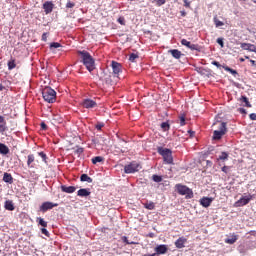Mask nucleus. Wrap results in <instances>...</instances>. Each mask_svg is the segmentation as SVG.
I'll list each match as a JSON object with an SVG mask.
<instances>
[{"label":"nucleus","mask_w":256,"mask_h":256,"mask_svg":"<svg viewBox=\"0 0 256 256\" xmlns=\"http://www.w3.org/2000/svg\"><path fill=\"white\" fill-rule=\"evenodd\" d=\"M78 54L81 55L82 63L86 67L87 71H89V73L95 71V59H93V56L85 50L78 51Z\"/></svg>","instance_id":"f257e3e1"},{"label":"nucleus","mask_w":256,"mask_h":256,"mask_svg":"<svg viewBox=\"0 0 256 256\" xmlns=\"http://www.w3.org/2000/svg\"><path fill=\"white\" fill-rule=\"evenodd\" d=\"M213 125H217L218 129L213 131L212 139L214 141H220L223 135L227 134V124L226 122H221L217 120V122H215Z\"/></svg>","instance_id":"f03ea898"},{"label":"nucleus","mask_w":256,"mask_h":256,"mask_svg":"<svg viewBox=\"0 0 256 256\" xmlns=\"http://www.w3.org/2000/svg\"><path fill=\"white\" fill-rule=\"evenodd\" d=\"M42 96L46 103H55V101H57V92H55L51 87L43 88Z\"/></svg>","instance_id":"7ed1b4c3"},{"label":"nucleus","mask_w":256,"mask_h":256,"mask_svg":"<svg viewBox=\"0 0 256 256\" xmlns=\"http://www.w3.org/2000/svg\"><path fill=\"white\" fill-rule=\"evenodd\" d=\"M161 156L163 159V164H168L169 166H172L174 164V157L171 148L162 146Z\"/></svg>","instance_id":"20e7f679"},{"label":"nucleus","mask_w":256,"mask_h":256,"mask_svg":"<svg viewBox=\"0 0 256 256\" xmlns=\"http://www.w3.org/2000/svg\"><path fill=\"white\" fill-rule=\"evenodd\" d=\"M175 189L179 195H185L187 199L194 198L193 189L188 188L185 184H176Z\"/></svg>","instance_id":"39448f33"},{"label":"nucleus","mask_w":256,"mask_h":256,"mask_svg":"<svg viewBox=\"0 0 256 256\" xmlns=\"http://www.w3.org/2000/svg\"><path fill=\"white\" fill-rule=\"evenodd\" d=\"M141 169V165L137 162H131L124 167V172L127 174L137 173Z\"/></svg>","instance_id":"423d86ee"},{"label":"nucleus","mask_w":256,"mask_h":256,"mask_svg":"<svg viewBox=\"0 0 256 256\" xmlns=\"http://www.w3.org/2000/svg\"><path fill=\"white\" fill-rule=\"evenodd\" d=\"M181 44L186 46V48L191 49V51H201L199 44H193L192 42L187 41V39H182Z\"/></svg>","instance_id":"0eeeda50"},{"label":"nucleus","mask_w":256,"mask_h":256,"mask_svg":"<svg viewBox=\"0 0 256 256\" xmlns=\"http://www.w3.org/2000/svg\"><path fill=\"white\" fill-rule=\"evenodd\" d=\"M53 207H59V204L53 203V202H44L40 206V211H42V213H45V212L53 209Z\"/></svg>","instance_id":"6e6552de"},{"label":"nucleus","mask_w":256,"mask_h":256,"mask_svg":"<svg viewBox=\"0 0 256 256\" xmlns=\"http://www.w3.org/2000/svg\"><path fill=\"white\" fill-rule=\"evenodd\" d=\"M42 8L44 9L45 15H49V13H53V9H55V4L53 1L44 2Z\"/></svg>","instance_id":"1a4fd4ad"},{"label":"nucleus","mask_w":256,"mask_h":256,"mask_svg":"<svg viewBox=\"0 0 256 256\" xmlns=\"http://www.w3.org/2000/svg\"><path fill=\"white\" fill-rule=\"evenodd\" d=\"M84 109H94L97 106V102L91 99H84L82 102Z\"/></svg>","instance_id":"9d476101"},{"label":"nucleus","mask_w":256,"mask_h":256,"mask_svg":"<svg viewBox=\"0 0 256 256\" xmlns=\"http://www.w3.org/2000/svg\"><path fill=\"white\" fill-rule=\"evenodd\" d=\"M6 131H9V128L7 127V120H5V117L0 115V133L3 135Z\"/></svg>","instance_id":"9b49d317"},{"label":"nucleus","mask_w":256,"mask_h":256,"mask_svg":"<svg viewBox=\"0 0 256 256\" xmlns=\"http://www.w3.org/2000/svg\"><path fill=\"white\" fill-rule=\"evenodd\" d=\"M187 243V238L185 237H179L176 242H175V246L177 247V249H183L185 247V244Z\"/></svg>","instance_id":"f8f14e48"},{"label":"nucleus","mask_w":256,"mask_h":256,"mask_svg":"<svg viewBox=\"0 0 256 256\" xmlns=\"http://www.w3.org/2000/svg\"><path fill=\"white\" fill-rule=\"evenodd\" d=\"M212 201H213V198L204 196L203 198H201L200 204L202 205V207L208 208V207H210Z\"/></svg>","instance_id":"ddd939ff"},{"label":"nucleus","mask_w":256,"mask_h":256,"mask_svg":"<svg viewBox=\"0 0 256 256\" xmlns=\"http://www.w3.org/2000/svg\"><path fill=\"white\" fill-rule=\"evenodd\" d=\"M61 191H62L63 193H69V194H71V193H75V191H77V187H75V186L62 185V186H61Z\"/></svg>","instance_id":"4468645a"},{"label":"nucleus","mask_w":256,"mask_h":256,"mask_svg":"<svg viewBox=\"0 0 256 256\" xmlns=\"http://www.w3.org/2000/svg\"><path fill=\"white\" fill-rule=\"evenodd\" d=\"M241 48L248 50V51H256V46L255 44H251L249 42H242L241 43Z\"/></svg>","instance_id":"2eb2a0df"},{"label":"nucleus","mask_w":256,"mask_h":256,"mask_svg":"<svg viewBox=\"0 0 256 256\" xmlns=\"http://www.w3.org/2000/svg\"><path fill=\"white\" fill-rule=\"evenodd\" d=\"M252 198H253L252 194H249L248 196H244L243 198H240V200H238V203H240V205L244 207L245 205H248V203H250Z\"/></svg>","instance_id":"dca6fc26"},{"label":"nucleus","mask_w":256,"mask_h":256,"mask_svg":"<svg viewBox=\"0 0 256 256\" xmlns=\"http://www.w3.org/2000/svg\"><path fill=\"white\" fill-rule=\"evenodd\" d=\"M78 197H89L91 195V191L87 188H81L77 191Z\"/></svg>","instance_id":"f3484780"},{"label":"nucleus","mask_w":256,"mask_h":256,"mask_svg":"<svg viewBox=\"0 0 256 256\" xmlns=\"http://www.w3.org/2000/svg\"><path fill=\"white\" fill-rule=\"evenodd\" d=\"M112 70L114 75L121 73V65L118 62L112 61Z\"/></svg>","instance_id":"a211bd4d"},{"label":"nucleus","mask_w":256,"mask_h":256,"mask_svg":"<svg viewBox=\"0 0 256 256\" xmlns=\"http://www.w3.org/2000/svg\"><path fill=\"white\" fill-rule=\"evenodd\" d=\"M161 129L163 132H166V135H168L171 129L170 120H166V122H162Z\"/></svg>","instance_id":"6ab92c4d"},{"label":"nucleus","mask_w":256,"mask_h":256,"mask_svg":"<svg viewBox=\"0 0 256 256\" xmlns=\"http://www.w3.org/2000/svg\"><path fill=\"white\" fill-rule=\"evenodd\" d=\"M4 183H9V185H13V176L10 173L5 172L3 175Z\"/></svg>","instance_id":"aec40b11"},{"label":"nucleus","mask_w":256,"mask_h":256,"mask_svg":"<svg viewBox=\"0 0 256 256\" xmlns=\"http://www.w3.org/2000/svg\"><path fill=\"white\" fill-rule=\"evenodd\" d=\"M4 208L6 209V211H15V205L11 200L5 201Z\"/></svg>","instance_id":"412c9836"},{"label":"nucleus","mask_w":256,"mask_h":256,"mask_svg":"<svg viewBox=\"0 0 256 256\" xmlns=\"http://www.w3.org/2000/svg\"><path fill=\"white\" fill-rule=\"evenodd\" d=\"M33 163H35V155L30 154L27 159V167H29V169H33V167H35Z\"/></svg>","instance_id":"4be33fe9"},{"label":"nucleus","mask_w":256,"mask_h":256,"mask_svg":"<svg viewBox=\"0 0 256 256\" xmlns=\"http://www.w3.org/2000/svg\"><path fill=\"white\" fill-rule=\"evenodd\" d=\"M143 256H161V245H157L155 248H154V253L152 254H144Z\"/></svg>","instance_id":"5701e85b"},{"label":"nucleus","mask_w":256,"mask_h":256,"mask_svg":"<svg viewBox=\"0 0 256 256\" xmlns=\"http://www.w3.org/2000/svg\"><path fill=\"white\" fill-rule=\"evenodd\" d=\"M169 53L172 54L173 58L175 59H180L182 56V53L179 51V49H170Z\"/></svg>","instance_id":"b1692460"},{"label":"nucleus","mask_w":256,"mask_h":256,"mask_svg":"<svg viewBox=\"0 0 256 256\" xmlns=\"http://www.w3.org/2000/svg\"><path fill=\"white\" fill-rule=\"evenodd\" d=\"M0 154L1 155H9V147L7 145L0 143Z\"/></svg>","instance_id":"393cba45"},{"label":"nucleus","mask_w":256,"mask_h":256,"mask_svg":"<svg viewBox=\"0 0 256 256\" xmlns=\"http://www.w3.org/2000/svg\"><path fill=\"white\" fill-rule=\"evenodd\" d=\"M237 239H238L237 235L235 233H233V235H231L230 238H226L225 242H226V244L233 245V244H235V242H237Z\"/></svg>","instance_id":"a878e982"},{"label":"nucleus","mask_w":256,"mask_h":256,"mask_svg":"<svg viewBox=\"0 0 256 256\" xmlns=\"http://www.w3.org/2000/svg\"><path fill=\"white\" fill-rule=\"evenodd\" d=\"M93 165H97V163H103L105 161V158L103 156H96L91 159Z\"/></svg>","instance_id":"bb28decb"},{"label":"nucleus","mask_w":256,"mask_h":256,"mask_svg":"<svg viewBox=\"0 0 256 256\" xmlns=\"http://www.w3.org/2000/svg\"><path fill=\"white\" fill-rule=\"evenodd\" d=\"M80 181H82V182L86 181L87 183H93V178L89 177V175H87V174H82L80 176Z\"/></svg>","instance_id":"cd10ccee"},{"label":"nucleus","mask_w":256,"mask_h":256,"mask_svg":"<svg viewBox=\"0 0 256 256\" xmlns=\"http://www.w3.org/2000/svg\"><path fill=\"white\" fill-rule=\"evenodd\" d=\"M137 59H139V54L137 53H131L129 56V61L131 63H137Z\"/></svg>","instance_id":"c85d7f7f"},{"label":"nucleus","mask_w":256,"mask_h":256,"mask_svg":"<svg viewBox=\"0 0 256 256\" xmlns=\"http://www.w3.org/2000/svg\"><path fill=\"white\" fill-rule=\"evenodd\" d=\"M144 207L145 209H149V211H153V209H155V203L148 201L144 203Z\"/></svg>","instance_id":"c756f323"},{"label":"nucleus","mask_w":256,"mask_h":256,"mask_svg":"<svg viewBox=\"0 0 256 256\" xmlns=\"http://www.w3.org/2000/svg\"><path fill=\"white\" fill-rule=\"evenodd\" d=\"M15 67H17V64L15 63V59H11L10 61H8L9 71H13V69H15Z\"/></svg>","instance_id":"7c9ffc66"},{"label":"nucleus","mask_w":256,"mask_h":256,"mask_svg":"<svg viewBox=\"0 0 256 256\" xmlns=\"http://www.w3.org/2000/svg\"><path fill=\"white\" fill-rule=\"evenodd\" d=\"M240 101L245 103L246 107H252L251 103L249 102V98H247V96H241Z\"/></svg>","instance_id":"2f4dec72"},{"label":"nucleus","mask_w":256,"mask_h":256,"mask_svg":"<svg viewBox=\"0 0 256 256\" xmlns=\"http://www.w3.org/2000/svg\"><path fill=\"white\" fill-rule=\"evenodd\" d=\"M213 21L216 27L224 26V22L222 20H219L217 16L214 17Z\"/></svg>","instance_id":"473e14b6"},{"label":"nucleus","mask_w":256,"mask_h":256,"mask_svg":"<svg viewBox=\"0 0 256 256\" xmlns=\"http://www.w3.org/2000/svg\"><path fill=\"white\" fill-rule=\"evenodd\" d=\"M122 241L123 243H126V245H137L136 242H129V239L127 238V236H123Z\"/></svg>","instance_id":"72a5a7b5"},{"label":"nucleus","mask_w":256,"mask_h":256,"mask_svg":"<svg viewBox=\"0 0 256 256\" xmlns=\"http://www.w3.org/2000/svg\"><path fill=\"white\" fill-rule=\"evenodd\" d=\"M229 154L227 152H221V155L219 156V159L221 161H226V159H228Z\"/></svg>","instance_id":"f704fd0d"},{"label":"nucleus","mask_w":256,"mask_h":256,"mask_svg":"<svg viewBox=\"0 0 256 256\" xmlns=\"http://www.w3.org/2000/svg\"><path fill=\"white\" fill-rule=\"evenodd\" d=\"M59 47H61V43L59 42H52L50 44V49H59Z\"/></svg>","instance_id":"c9c22d12"},{"label":"nucleus","mask_w":256,"mask_h":256,"mask_svg":"<svg viewBox=\"0 0 256 256\" xmlns=\"http://www.w3.org/2000/svg\"><path fill=\"white\" fill-rule=\"evenodd\" d=\"M179 124L181 126H184L186 124V118H185V115H180L179 116Z\"/></svg>","instance_id":"e433bc0d"},{"label":"nucleus","mask_w":256,"mask_h":256,"mask_svg":"<svg viewBox=\"0 0 256 256\" xmlns=\"http://www.w3.org/2000/svg\"><path fill=\"white\" fill-rule=\"evenodd\" d=\"M39 157H41L42 161H44V163H47V154H45L44 152H38Z\"/></svg>","instance_id":"4c0bfd02"},{"label":"nucleus","mask_w":256,"mask_h":256,"mask_svg":"<svg viewBox=\"0 0 256 256\" xmlns=\"http://www.w3.org/2000/svg\"><path fill=\"white\" fill-rule=\"evenodd\" d=\"M37 219H38V223H39V225H41V227H47V222L43 218H37Z\"/></svg>","instance_id":"58836bf2"},{"label":"nucleus","mask_w":256,"mask_h":256,"mask_svg":"<svg viewBox=\"0 0 256 256\" xmlns=\"http://www.w3.org/2000/svg\"><path fill=\"white\" fill-rule=\"evenodd\" d=\"M224 70L229 71L232 75H237V71L233 70L229 66H224Z\"/></svg>","instance_id":"ea45409f"},{"label":"nucleus","mask_w":256,"mask_h":256,"mask_svg":"<svg viewBox=\"0 0 256 256\" xmlns=\"http://www.w3.org/2000/svg\"><path fill=\"white\" fill-rule=\"evenodd\" d=\"M152 179L155 181V183H161V176L159 175H153Z\"/></svg>","instance_id":"a19ab883"},{"label":"nucleus","mask_w":256,"mask_h":256,"mask_svg":"<svg viewBox=\"0 0 256 256\" xmlns=\"http://www.w3.org/2000/svg\"><path fill=\"white\" fill-rule=\"evenodd\" d=\"M73 7H75V3L74 2L68 1L66 3V9H73Z\"/></svg>","instance_id":"79ce46f5"},{"label":"nucleus","mask_w":256,"mask_h":256,"mask_svg":"<svg viewBox=\"0 0 256 256\" xmlns=\"http://www.w3.org/2000/svg\"><path fill=\"white\" fill-rule=\"evenodd\" d=\"M117 22H118L120 25H125V17L120 16V17L117 19Z\"/></svg>","instance_id":"37998d69"},{"label":"nucleus","mask_w":256,"mask_h":256,"mask_svg":"<svg viewBox=\"0 0 256 256\" xmlns=\"http://www.w3.org/2000/svg\"><path fill=\"white\" fill-rule=\"evenodd\" d=\"M217 43L220 44L221 48H224V40H223V37H218Z\"/></svg>","instance_id":"c03bdc74"},{"label":"nucleus","mask_w":256,"mask_h":256,"mask_svg":"<svg viewBox=\"0 0 256 256\" xmlns=\"http://www.w3.org/2000/svg\"><path fill=\"white\" fill-rule=\"evenodd\" d=\"M167 250H168V247H166V245H161V254L163 255V254H166V252H167Z\"/></svg>","instance_id":"a18cd8bd"},{"label":"nucleus","mask_w":256,"mask_h":256,"mask_svg":"<svg viewBox=\"0 0 256 256\" xmlns=\"http://www.w3.org/2000/svg\"><path fill=\"white\" fill-rule=\"evenodd\" d=\"M75 155H81L83 153V148H77L75 151H74Z\"/></svg>","instance_id":"49530a36"},{"label":"nucleus","mask_w":256,"mask_h":256,"mask_svg":"<svg viewBox=\"0 0 256 256\" xmlns=\"http://www.w3.org/2000/svg\"><path fill=\"white\" fill-rule=\"evenodd\" d=\"M103 127H105V124H103V123L96 124L97 131H101V129H103Z\"/></svg>","instance_id":"de8ad7c7"},{"label":"nucleus","mask_w":256,"mask_h":256,"mask_svg":"<svg viewBox=\"0 0 256 256\" xmlns=\"http://www.w3.org/2000/svg\"><path fill=\"white\" fill-rule=\"evenodd\" d=\"M42 235H46V237H49V231H47L45 228H41Z\"/></svg>","instance_id":"09e8293b"},{"label":"nucleus","mask_w":256,"mask_h":256,"mask_svg":"<svg viewBox=\"0 0 256 256\" xmlns=\"http://www.w3.org/2000/svg\"><path fill=\"white\" fill-rule=\"evenodd\" d=\"M212 65L216 66L217 68H221L219 61H212Z\"/></svg>","instance_id":"8fccbe9b"},{"label":"nucleus","mask_w":256,"mask_h":256,"mask_svg":"<svg viewBox=\"0 0 256 256\" xmlns=\"http://www.w3.org/2000/svg\"><path fill=\"white\" fill-rule=\"evenodd\" d=\"M40 127H41V129H43L44 131L47 130V124H45V122H42V123L40 124Z\"/></svg>","instance_id":"3c124183"},{"label":"nucleus","mask_w":256,"mask_h":256,"mask_svg":"<svg viewBox=\"0 0 256 256\" xmlns=\"http://www.w3.org/2000/svg\"><path fill=\"white\" fill-rule=\"evenodd\" d=\"M250 119L256 120V113H250Z\"/></svg>","instance_id":"603ef678"},{"label":"nucleus","mask_w":256,"mask_h":256,"mask_svg":"<svg viewBox=\"0 0 256 256\" xmlns=\"http://www.w3.org/2000/svg\"><path fill=\"white\" fill-rule=\"evenodd\" d=\"M184 5L185 7H190L191 3L189 2V0H184Z\"/></svg>","instance_id":"864d4df0"},{"label":"nucleus","mask_w":256,"mask_h":256,"mask_svg":"<svg viewBox=\"0 0 256 256\" xmlns=\"http://www.w3.org/2000/svg\"><path fill=\"white\" fill-rule=\"evenodd\" d=\"M42 41H47V33H44V34L42 35Z\"/></svg>","instance_id":"5fc2aeb1"},{"label":"nucleus","mask_w":256,"mask_h":256,"mask_svg":"<svg viewBox=\"0 0 256 256\" xmlns=\"http://www.w3.org/2000/svg\"><path fill=\"white\" fill-rule=\"evenodd\" d=\"M180 14L185 17V15H187V13L185 12V10H181Z\"/></svg>","instance_id":"6e6d98bb"},{"label":"nucleus","mask_w":256,"mask_h":256,"mask_svg":"<svg viewBox=\"0 0 256 256\" xmlns=\"http://www.w3.org/2000/svg\"><path fill=\"white\" fill-rule=\"evenodd\" d=\"M240 112H241L242 114H246L245 108H240Z\"/></svg>","instance_id":"4d7b16f0"},{"label":"nucleus","mask_w":256,"mask_h":256,"mask_svg":"<svg viewBox=\"0 0 256 256\" xmlns=\"http://www.w3.org/2000/svg\"><path fill=\"white\" fill-rule=\"evenodd\" d=\"M222 171H223L224 173H227V166H223Z\"/></svg>","instance_id":"13d9d810"},{"label":"nucleus","mask_w":256,"mask_h":256,"mask_svg":"<svg viewBox=\"0 0 256 256\" xmlns=\"http://www.w3.org/2000/svg\"><path fill=\"white\" fill-rule=\"evenodd\" d=\"M168 171H169V172H168V173H169V176H172V168H169Z\"/></svg>","instance_id":"bf43d9fd"},{"label":"nucleus","mask_w":256,"mask_h":256,"mask_svg":"<svg viewBox=\"0 0 256 256\" xmlns=\"http://www.w3.org/2000/svg\"><path fill=\"white\" fill-rule=\"evenodd\" d=\"M3 89H5V86H3V84H0V91H3Z\"/></svg>","instance_id":"052dcab7"},{"label":"nucleus","mask_w":256,"mask_h":256,"mask_svg":"<svg viewBox=\"0 0 256 256\" xmlns=\"http://www.w3.org/2000/svg\"><path fill=\"white\" fill-rule=\"evenodd\" d=\"M157 151H158L159 155H161V147H158Z\"/></svg>","instance_id":"680f3d73"},{"label":"nucleus","mask_w":256,"mask_h":256,"mask_svg":"<svg viewBox=\"0 0 256 256\" xmlns=\"http://www.w3.org/2000/svg\"><path fill=\"white\" fill-rule=\"evenodd\" d=\"M252 65H256V61L254 59H251Z\"/></svg>","instance_id":"e2e57ef3"},{"label":"nucleus","mask_w":256,"mask_h":256,"mask_svg":"<svg viewBox=\"0 0 256 256\" xmlns=\"http://www.w3.org/2000/svg\"><path fill=\"white\" fill-rule=\"evenodd\" d=\"M157 5L161 6V0H157Z\"/></svg>","instance_id":"0e129e2a"},{"label":"nucleus","mask_w":256,"mask_h":256,"mask_svg":"<svg viewBox=\"0 0 256 256\" xmlns=\"http://www.w3.org/2000/svg\"><path fill=\"white\" fill-rule=\"evenodd\" d=\"M165 2H166V0H161V4L162 5L165 4Z\"/></svg>","instance_id":"69168bd1"},{"label":"nucleus","mask_w":256,"mask_h":256,"mask_svg":"<svg viewBox=\"0 0 256 256\" xmlns=\"http://www.w3.org/2000/svg\"><path fill=\"white\" fill-rule=\"evenodd\" d=\"M240 61H242V62H243V61H245V59H244V58H240Z\"/></svg>","instance_id":"338daca9"},{"label":"nucleus","mask_w":256,"mask_h":256,"mask_svg":"<svg viewBox=\"0 0 256 256\" xmlns=\"http://www.w3.org/2000/svg\"><path fill=\"white\" fill-rule=\"evenodd\" d=\"M252 2H254V4H256V0H252Z\"/></svg>","instance_id":"774afa93"}]
</instances>
